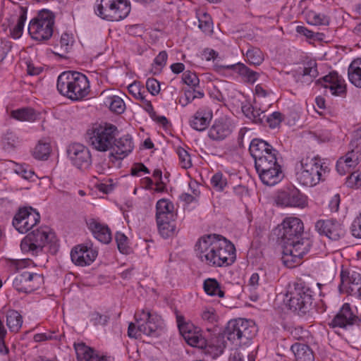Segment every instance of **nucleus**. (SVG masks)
Returning <instances> with one entry per match:
<instances>
[{
  "instance_id": "nucleus-1",
  "label": "nucleus",
  "mask_w": 361,
  "mask_h": 361,
  "mask_svg": "<svg viewBox=\"0 0 361 361\" xmlns=\"http://www.w3.org/2000/svg\"><path fill=\"white\" fill-rule=\"evenodd\" d=\"M303 235V223L298 217H286L279 225L278 235L283 244L281 260L286 267H295L309 252L312 241Z\"/></svg>"
},
{
  "instance_id": "nucleus-2",
  "label": "nucleus",
  "mask_w": 361,
  "mask_h": 361,
  "mask_svg": "<svg viewBox=\"0 0 361 361\" xmlns=\"http://www.w3.org/2000/svg\"><path fill=\"white\" fill-rule=\"evenodd\" d=\"M195 252L202 262L214 267L231 265L236 259L234 245L217 234L201 237L195 244Z\"/></svg>"
},
{
  "instance_id": "nucleus-3",
  "label": "nucleus",
  "mask_w": 361,
  "mask_h": 361,
  "mask_svg": "<svg viewBox=\"0 0 361 361\" xmlns=\"http://www.w3.org/2000/svg\"><path fill=\"white\" fill-rule=\"evenodd\" d=\"M249 151L255 160V166L262 183L274 185L283 177L281 167L277 162L278 151L269 143L262 140L253 139Z\"/></svg>"
},
{
  "instance_id": "nucleus-4",
  "label": "nucleus",
  "mask_w": 361,
  "mask_h": 361,
  "mask_svg": "<svg viewBox=\"0 0 361 361\" xmlns=\"http://www.w3.org/2000/svg\"><path fill=\"white\" fill-rule=\"evenodd\" d=\"M56 87L59 93L71 99L79 101L90 92V82L87 78L79 72L65 71L57 79Z\"/></svg>"
},
{
  "instance_id": "nucleus-5",
  "label": "nucleus",
  "mask_w": 361,
  "mask_h": 361,
  "mask_svg": "<svg viewBox=\"0 0 361 361\" xmlns=\"http://www.w3.org/2000/svg\"><path fill=\"white\" fill-rule=\"evenodd\" d=\"M295 177L298 183L312 187L325 179L329 172L327 165L318 157L302 158L295 166Z\"/></svg>"
},
{
  "instance_id": "nucleus-6",
  "label": "nucleus",
  "mask_w": 361,
  "mask_h": 361,
  "mask_svg": "<svg viewBox=\"0 0 361 361\" xmlns=\"http://www.w3.org/2000/svg\"><path fill=\"white\" fill-rule=\"evenodd\" d=\"M136 324L130 323L128 335L130 338H137L141 334L148 336L157 337L160 335L164 321L155 313L142 310L140 314H135Z\"/></svg>"
},
{
  "instance_id": "nucleus-7",
  "label": "nucleus",
  "mask_w": 361,
  "mask_h": 361,
  "mask_svg": "<svg viewBox=\"0 0 361 361\" xmlns=\"http://www.w3.org/2000/svg\"><path fill=\"white\" fill-rule=\"evenodd\" d=\"M312 290L303 281H299L290 286L286 295L287 305L299 315L307 312L312 304Z\"/></svg>"
},
{
  "instance_id": "nucleus-8",
  "label": "nucleus",
  "mask_w": 361,
  "mask_h": 361,
  "mask_svg": "<svg viewBox=\"0 0 361 361\" xmlns=\"http://www.w3.org/2000/svg\"><path fill=\"white\" fill-rule=\"evenodd\" d=\"M97 16L108 21H119L130 11L128 0H97L94 6Z\"/></svg>"
},
{
  "instance_id": "nucleus-9",
  "label": "nucleus",
  "mask_w": 361,
  "mask_h": 361,
  "mask_svg": "<svg viewBox=\"0 0 361 361\" xmlns=\"http://www.w3.org/2000/svg\"><path fill=\"white\" fill-rule=\"evenodd\" d=\"M55 16L47 9L39 11L28 25V32L36 41L48 40L53 35Z\"/></svg>"
},
{
  "instance_id": "nucleus-10",
  "label": "nucleus",
  "mask_w": 361,
  "mask_h": 361,
  "mask_svg": "<svg viewBox=\"0 0 361 361\" xmlns=\"http://www.w3.org/2000/svg\"><path fill=\"white\" fill-rule=\"evenodd\" d=\"M118 130L116 126L111 123H104L94 127L88 131V141L90 145L99 152H106L113 146L115 137Z\"/></svg>"
},
{
  "instance_id": "nucleus-11",
  "label": "nucleus",
  "mask_w": 361,
  "mask_h": 361,
  "mask_svg": "<svg viewBox=\"0 0 361 361\" xmlns=\"http://www.w3.org/2000/svg\"><path fill=\"white\" fill-rule=\"evenodd\" d=\"M54 238V233L47 227L36 229L23 238L20 249L23 253L37 256L43 252L47 244L53 242Z\"/></svg>"
},
{
  "instance_id": "nucleus-12",
  "label": "nucleus",
  "mask_w": 361,
  "mask_h": 361,
  "mask_svg": "<svg viewBox=\"0 0 361 361\" xmlns=\"http://www.w3.org/2000/svg\"><path fill=\"white\" fill-rule=\"evenodd\" d=\"M156 219L159 233L164 238L173 234L176 214L173 204L165 199L159 200L156 204Z\"/></svg>"
},
{
  "instance_id": "nucleus-13",
  "label": "nucleus",
  "mask_w": 361,
  "mask_h": 361,
  "mask_svg": "<svg viewBox=\"0 0 361 361\" xmlns=\"http://www.w3.org/2000/svg\"><path fill=\"white\" fill-rule=\"evenodd\" d=\"M247 319L238 318L229 321L227 324L225 334L228 340L238 343H246L256 334V327L250 324Z\"/></svg>"
},
{
  "instance_id": "nucleus-14",
  "label": "nucleus",
  "mask_w": 361,
  "mask_h": 361,
  "mask_svg": "<svg viewBox=\"0 0 361 361\" xmlns=\"http://www.w3.org/2000/svg\"><path fill=\"white\" fill-rule=\"evenodd\" d=\"M40 221V215L31 207L20 208L13 219V226L21 233H25Z\"/></svg>"
},
{
  "instance_id": "nucleus-15",
  "label": "nucleus",
  "mask_w": 361,
  "mask_h": 361,
  "mask_svg": "<svg viewBox=\"0 0 361 361\" xmlns=\"http://www.w3.org/2000/svg\"><path fill=\"white\" fill-rule=\"evenodd\" d=\"M67 155L73 166L80 169H86L92 164L90 152L80 143H73L67 147Z\"/></svg>"
},
{
  "instance_id": "nucleus-16",
  "label": "nucleus",
  "mask_w": 361,
  "mask_h": 361,
  "mask_svg": "<svg viewBox=\"0 0 361 361\" xmlns=\"http://www.w3.org/2000/svg\"><path fill=\"white\" fill-rule=\"evenodd\" d=\"M98 250L92 243L78 245L74 247L71 252L72 262L78 266L85 267L91 264L97 258Z\"/></svg>"
},
{
  "instance_id": "nucleus-17",
  "label": "nucleus",
  "mask_w": 361,
  "mask_h": 361,
  "mask_svg": "<svg viewBox=\"0 0 361 361\" xmlns=\"http://www.w3.org/2000/svg\"><path fill=\"white\" fill-rule=\"evenodd\" d=\"M356 308L353 310L349 303H344L331 320L330 326L334 328L347 329L353 325H358L360 319L356 314Z\"/></svg>"
},
{
  "instance_id": "nucleus-18",
  "label": "nucleus",
  "mask_w": 361,
  "mask_h": 361,
  "mask_svg": "<svg viewBox=\"0 0 361 361\" xmlns=\"http://www.w3.org/2000/svg\"><path fill=\"white\" fill-rule=\"evenodd\" d=\"M316 231L332 240H338L345 233L343 226L337 220L330 219L319 220L315 224Z\"/></svg>"
},
{
  "instance_id": "nucleus-19",
  "label": "nucleus",
  "mask_w": 361,
  "mask_h": 361,
  "mask_svg": "<svg viewBox=\"0 0 361 361\" xmlns=\"http://www.w3.org/2000/svg\"><path fill=\"white\" fill-rule=\"evenodd\" d=\"M42 281V277L41 275L23 271L15 277L13 286L19 292L29 293L37 288Z\"/></svg>"
},
{
  "instance_id": "nucleus-20",
  "label": "nucleus",
  "mask_w": 361,
  "mask_h": 361,
  "mask_svg": "<svg viewBox=\"0 0 361 361\" xmlns=\"http://www.w3.org/2000/svg\"><path fill=\"white\" fill-rule=\"evenodd\" d=\"M276 202L281 207L303 208L307 204V198L299 190L293 188L279 192Z\"/></svg>"
},
{
  "instance_id": "nucleus-21",
  "label": "nucleus",
  "mask_w": 361,
  "mask_h": 361,
  "mask_svg": "<svg viewBox=\"0 0 361 361\" xmlns=\"http://www.w3.org/2000/svg\"><path fill=\"white\" fill-rule=\"evenodd\" d=\"M233 131V126L229 119L221 117L216 119L208 131L209 137L214 141H221L229 136Z\"/></svg>"
},
{
  "instance_id": "nucleus-22",
  "label": "nucleus",
  "mask_w": 361,
  "mask_h": 361,
  "mask_svg": "<svg viewBox=\"0 0 361 361\" xmlns=\"http://www.w3.org/2000/svg\"><path fill=\"white\" fill-rule=\"evenodd\" d=\"M341 286L350 295L361 300V274L355 271L348 272L345 276L344 272L341 274Z\"/></svg>"
},
{
  "instance_id": "nucleus-23",
  "label": "nucleus",
  "mask_w": 361,
  "mask_h": 361,
  "mask_svg": "<svg viewBox=\"0 0 361 361\" xmlns=\"http://www.w3.org/2000/svg\"><path fill=\"white\" fill-rule=\"evenodd\" d=\"M318 75L317 63L310 61L298 67L294 73L295 81L300 85H310Z\"/></svg>"
},
{
  "instance_id": "nucleus-24",
  "label": "nucleus",
  "mask_w": 361,
  "mask_h": 361,
  "mask_svg": "<svg viewBox=\"0 0 361 361\" xmlns=\"http://www.w3.org/2000/svg\"><path fill=\"white\" fill-rule=\"evenodd\" d=\"M224 70L233 71L238 74L244 82L250 84H254L259 77V73L252 71L241 62L231 65H219L216 66V71L219 72Z\"/></svg>"
},
{
  "instance_id": "nucleus-25",
  "label": "nucleus",
  "mask_w": 361,
  "mask_h": 361,
  "mask_svg": "<svg viewBox=\"0 0 361 361\" xmlns=\"http://www.w3.org/2000/svg\"><path fill=\"white\" fill-rule=\"evenodd\" d=\"M134 149V142L131 135H124L118 139L115 138L113 146L111 148L112 152L110 157H115L116 159H123Z\"/></svg>"
},
{
  "instance_id": "nucleus-26",
  "label": "nucleus",
  "mask_w": 361,
  "mask_h": 361,
  "mask_svg": "<svg viewBox=\"0 0 361 361\" xmlns=\"http://www.w3.org/2000/svg\"><path fill=\"white\" fill-rule=\"evenodd\" d=\"M74 349L78 361H114L113 357L100 355L82 342L75 343Z\"/></svg>"
},
{
  "instance_id": "nucleus-27",
  "label": "nucleus",
  "mask_w": 361,
  "mask_h": 361,
  "mask_svg": "<svg viewBox=\"0 0 361 361\" xmlns=\"http://www.w3.org/2000/svg\"><path fill=\"white\" fill-rule=\"evenodd\" d=\"M325 88L329 89L333 95L341 96L345 92V84L343 78L336 72H331L322 78Z\"/></svg>"
},
{
  "instance_id": "nucleus-28",
  "label": "nucleus",
  "mask_w": 361,
  "mask_h": 361,
  "mask_svg": "<svg viewBox=\"0 0 361 361\" xmlns=\"http://www.w3.org/2000/svg\"><path fill=\"white\" fill-rule=\"evenodd\" d=\"M213 117V114L209 108H200L190 120V126L195 130L203 131L209 126Z\"/></svg>"
},
{
  "instance_id": "nucleus-29",
  "label": "nucleus",
  "mask_w": 361,
  "mask_h": 361,
  "mask_svg": "<svg viewBox=\"0 0 361 361\" xmlns=\"http://www.w3.org/2000/svg\"><path fill=\"white\" fill-rule=\"evenodd\" d=\"M87 224L94 237L99 242L108 244L111 241V233L107 226L99 223L94 219L87 221Z\"/></svg>"
},
{
  "instance_id": "nucleus-30",
  "label": "nucleus",
  "mask_w": 361,
  "mask_h": 361,
  "mask_svg": "<svg viewBox=\"0 0 361 361\" xmlns=\"http://www.w3.org/2000/svg\"><path fill=\"white\" fill-rule=\"evenodd\" d=\"M241 111L244 116L257 124H262L264 123L265 118L264 111L261 110L257 106H254L247 102L241 104Z\"/></svg>"
},
{
  "instance_id": "nucleus-31",
  "label": "nucleus",
  "mask_w": 361,
  "mask_h": 361,
  "mask_svg": "<svg viewBox=\"0 0 361 361\" xmlns=\"http://www.w3.org/2000/svg\"><path fill=\"white\" fill-rule=\"evenodd\" d=\"M291 350L297 361H314V353L307 345L296 343L291 345Z\"/></svg>"
},
{
  "instance_id": "nucleus-32",
  "label": "nucleus",
  "mask_w": 361,
  "mask_h": 361,
  "mask_svg": "<svg viewBox=\"0 0 361 361\" xmlns=\"http://www.w3.org/2000/svg\"><path fill=\"white\" fill-rule=\"evenodd\" d=\"M204 347L206 354L210 355L212 358H216L223 353L226 345L224 338L219 336L209 343L205 341Z\"/></svg>"
},
{
  "instance_id": "nucleus-33",
  "label": "nucleus",
  "mask_w": 361,
  "mask_h": 361,
  "mask_svg": "<svg viewBox=\"0 0 361 361\" xmlns=\"http://www.w3.org/2000/svg\"><path fill=\"white\" fill-rule=\"evenodd\" d=\"M349 81L355 87L361 88V59H355L348 67Z\"/></svg>"
},
{
  "instance_id": "nucleus-34",
  "label": "nucleus",
  "mask_w": 361,
  "mask_h": 361,
  "mask_svg": "<svg viewBox=\"0 0 361 361\" xmlns=\"http://www.w3.org/2000/svg\"><path fill=\"white\" fill-rule=\"evenodd\" d=\"M27 8L20 7L17 23L13 27L10 28V34L13 39H18L21 37L25 22L27 19Z\"/></svg>"
},
{
  "instance_id": "nucleus-35",
  "label": "nucleus",
  "mask_w": 361,
  "mask_h": 361,
  "mask_svg": "<svg viewBox=\"0 0 361 361\" xmlns=\"http://www.w3.org/2000/svg\"><path fill=\"white\" fill-rule=\"evenodd\" d=\"M6 325L12 332H18L22 326L23 318L20 314L14 310L6 312Z\"/></svg>"
},
{
  "instance_id": "nucleus-36",
  "label": "nucleus",
  "mask_w": 361,
  "mask_h": 361,
  "mask_svg": "<svg viewBox=\"0 0 361 361\" xmlns=\"http://www.w3.org/2000/svg\"><path fill=\"white\" fill-rule=\"evenodd\" d=\"M203 288L205 293L211 296L224 297V291L221 290L220 283L215 279L208 278L204 281Z\"/></svg>"
},
{
  "instance_id": "nucleus-37",
  "label": "nucleus",
  "mask_w": 361,
  "mask_h": 361,
  "mask_svg": "<svg viewBox=\"0 0 361 361\" xmlns=\"http://www.w3.org/2000/svg\"><path fill=\"white\" fill-rule=\"evenodd\" d=\"M104 103L111 111L118 114H122L126 109L123 99L116 95H106Z\"/></svg>"
},
{
  "instance_id": "nucleus-38",
  "label": "nucleus",
  "mask_w": 361,
  "mask_h": 361,
  "mask_svg": "<svg viewBox=\"0 0 361 361\" xmlns=\"http://www.w3.org/2000/svg\"><path fill=\"white\" fill-rule=\"evenodd\" d=\"M247 61L253 66H259L264 61V55L262 51L257 47L249 48L245 54Z\"/></svg>"
},
{
  "instance_id": "nucleus-39",
  "label": "nucleus",
  "mask_w": 361,
  "mask_h": 361,
  "mask_svg": "<svg viewBox=\"0 0 361 361\" xmlns=\"http://www.w3.org/2000/svg\"><path fill=\"white\" fill-rule=\"evenodd\" d=\"M11 116L12 118L20 121H31L35 119L33 110L28 108L13 110L11 111Z\"/></svg>"
},
{
  "instance_id": "nucleus-40",
  "label": "nucleus",
  "mask_w": 361,
  "mask_h": 361,
  "mask_svg": "<svg viewBox=\"0 0 361 361\" xmlns=\"http://www.w3.org/2000/svg\"><path fill=\"white\" fill-rule=\"evenodd\" d=\"M307 19L308 23L314 25H326L329 23V18L326 16L315 11H310L307 13Z\"/></svg>"
},
{
  "instance_id": "nucleus-41",
  "label": "nucleus",
  "mask_w": 361,
  "mask_h": 361,
  "mask_svg": "<svg viewBox=\"0 0 361 361\" xmlns=\"http://www.w3.org/2000/svg\"><path fill=\"white\" fill-rule=\"evenodd\" d=\"M50 154V146L48 143L39 142L35 147L33 156L37 159H47Z\"/></svg>"
},
{
  "instance_id": "nucleus-42",
  "label": "nucleus",
  "mask_w": 361,
  "mask_h": 361,
  "mask_svg": "<svg viewBox=\"0 0 361 361\" xmlns=\"http://www.w3.org/2000/svg\"><path fill=\"white\" fill-rule=\"evenodd\" d=\"M115 240L120 252L123 254H128L130 252V247L128 245V239L123 233L116 232Z\"/></svg>"
},
{
  "instance_id": "nucleus-43",
  "label": "nucleus",
  "mask_w": 361,
  "mask_h": 361,
  "mask_svg": "<svg viewBox=\"0 0 361 361\" xmlns=\"http://www.w3.org/2000/svg\"><path fill=\"white\" fill-rule=\"evenodd\" d=\"M177 324L180 334L185 338L187 335H190L194 332L193 325L186 322L182 316H177Z\"/></svg>"
},
{
  "instance_id": "nucleus-44",
  "label": "nucleus",
  "mask_w": 361,
  "mask_h": 361,
  "mask_svg": "<svg viewBox=\"0 0 361 361\" xmlns=\"http://www.w3.org/2000/svg\"><path fill=\"white\" fill-rule=\"evenodd\" d=\"M202 319L207 324H214L217 322L218 316L213 307H205L201 313Z\"/></svg>"
},
{
  "instance_id": "nucleus-45",
  "label": "nucleus",
  "mask_w": 361,
  "mask_h": 361,
  "mask_svg": "<svg viewBox=\"0 0 361 361\" xmlns=\"http://www.w3.org/2000/svg\"><path fill=\"white\" fill-rule=\"evenodd\" d=\"M182 80L185 84L192 88L197 87L200 84V80L196 73L190 71L183 72Z\"/></svg>"
},
{
  "instance_id": "nucleus-46",
  "label": "nucleus",
  "mask_w": 361,
  "mask_h": 361,
  "mask_svg": "<svg viewBox=\"0 0 361 361\" xmlns=\"http://www.w3.org/2000/svg\"><path fill=\"white\" fill-rule=\"evenodd\" d=\"M264 119L271 128H276L283 120V115L279 111H274L268 116H265Z\"/></svg>"
},
{
  "instance_id": "nucleus-47",
  "label": "nucleus",
  "mask_w": 361,
  "mask_h": 361,
  "mask_svg": "<svg viewBox=\"0 0 361 361\" xmlns=\"http://www.w3.org/2000/svg\"><path fill=\"white\" fill-rule=\"evenodd\" d=\"M18 143V137L13 133L8 131L3 137L4 147L6 150L13 149Z\"/></svg>"
},
{
  "instance_id": "nucleus-48",
  "label": "nucleus",
  "mask_w": 361,
  "mask_h": 361,
  "mask_svg": "<svg viewBox=\"0 0 361 361\" xmlns=\"http://www.w3.org/2000/svg\"><path fill=\"white\" fill-rule=\"evenodd\" d=\"M211 183L216 190L221 191L226 186L227 180L222 173H216L212 176Z\"/></svg>"
},
{
  "instance_id": "nucleus-49",
  "label": "nucleus",
  "mask_w": 361,
  "mask_h": 361,
  "mask_svg": "<svg viewBox=\"0 0 361 361\" xmlns=\"http://www.w3.org/2000/svg\"><path fill=\"white\" fill-rule=\"evenodd\" d=\"M345 161V166L348 169L355 168L358 164V157L354 149L348 152L345 157H341Z\"/></svg>"
},
{
  "instance_id": "nucleus-50",
  "label": "nucleus",
  "mask_w": 361,
  "mask_h": 361,
  "mask_svg": "<svg viewBox=\"0 0 361 361\" xmlns=\"http://www.w3.org/2000/svg\"><path fill=\"white\" fill-rule=\"evenodd\" d=\"M177 153L179 157L180 164L183 169H188L192 166L191 158L188 152L183 148H178Z\"/></svg>"
},
{
  "instance_id": "nucleus-51",
  "label": "nucleus",
  "mask_w": 361,
  "mask_h": 361,
  "mask_svg": "<svg viewBox=\"0 0 361 361\" xmlns=\"http://www.w3.org/2000/svg\"><path fill=\"white\" fill-rule=\"evenodd\" d=\"M135 97L142 102V108L150 115L152 118H154L155 112L154 111L151 102L147 99L145 96H144L140 91L137 92V95H135Z\"/></svg>"
},
{
  "instance_id": "nucleus-52",
  "label": "nucleus",
  "mask_w": 361,
  "mask_h": 361,
  "mask_svg": "<svg viewBox=\"0 0 361 361\" xmlns=\"http://www.w3.org/2000/svg\"><path fill=\"white\" fill-rule=\"evenodd\" d=\"M199 28L204 32H210L212 27V23L209 15L204 13L203 16L198 20Z\"/></svg>"
},
{
  "instance_id": "nucleus-53",
  "label": "nucleus",
  "mask_w": 361,
  "mask_h": 361,
  "mask_svg": "<svg viewBox=\"0 0 361 361\" xmlns=\"http://www.w3.org/2000/svg\"><path fill=\"white\" fill-rule=\"evenodd\" d=\"M185 341L191 346L203 348L205 344V341L195 335V332L190 335H187L185 338H184Z\"/></svg>"
},
{
  "instance_id": "nucleus-54",
  "label": "nucleus",
  "mask_w": 361,
  "mask_h": 361,
  "mask_svg": "<svg viewBox=\"0 0 361 361\" xmlns=\"http://www.w3.org/2000/svg\"><path fill=\"white\" fill-rule=\"evenodd\" d=\"M146 87L153 96L157 94L160 91L159 82L154 78H148L146 82Z\"/></svg>"
},
{
  "instance_id": "nucleus-55",
  "label": "nucleus",
  "mask_w": 361,
  "mask_h": 361,
  "mask_svg": "<svg viewBox=\"0 0 361 361\" xmlns=\"http://www.w3.org/2000/svg\"><path fill=\"white\" fill-rule=\"evenodd\" d=\"M350 231L353 236L361 238V214L353 221Z\"/></svg>"
},
{
  "instance_id": "nucleus-56",
  "label": "nucleus",
  "mask_w": 361,
  "mask_h": 361,
  "mask_svg": "<svg viewBox=\"0 0 361 361\" xmlns=\"http://www.w3.org/2000/svg\"><path fill=\"white\" fill-rule=\"evenodd\" d=\"M11 49V42L6 39H0V62L6 56Z\"/></svg>"
},
{
  "instance_id": "nucleus-57",
  "label": "nucleus",
  "mask_w": 361,
  "mask_h": 361,
  "mask_svg": "<svg viewBox=\"0 0 361 361\" xmlns=\"http://www.w3.org/2000/svg\"><path fill=\"white\" fill-rule=\"evenodd\" d=\"M153 177L156 179V191L157 192H161L164 189V183L162 180V172L160 169H155L153 171L152 174Z\"/></svg>"
},
{
  "instance_id": "nucleus-58",
  "label": "nucleus",
  "mask_w": 361,
  "mask_h": 361,
  "mask_svg": "<svg viewBox=\"0 0 361 361\" xmlns=\"http://www.w3.org/2000/svg\"><path fill=\"white\" fill-rule=\"evenodd\" d=\"M168 59V54L166 51H161L159 53V54L155 57L154 60V63L157 66H159L162 68L166 64V61Z\"/></svg>"
},
{
  "instance_id": "nucleus-59",
  "label": "nucleus",
  "mask_w": 361,
  "mask_h": 361,
  "mask_svg": "<svg viewBox=\"0 0 361 361\" xmlns=\"http://www.w3.org/2000/svg\"><path fill=\"white\" fill-rule=\"evenodd\" d=\"M141 171L146 174L150 173L149 170L142 163L135 164L131 169V174L133 176H139V173Z\"/></svg>"
},
{
  "instance_id": "nucleus-60",
  "label": "nucleus",
  "mask_w": 361,
  "mask_h": 361,
  "mask_svg": "<svg viewBox=\"0 0 361 361\" xmlns=\"http://www.w3.org/2000/svg\"><path fill=\"white\" fill-rule=\"evenodd\" d=\"M92 319L95 324L106 325L109 319L106 315H102L99 313H95L92 315Z\"/></svg>"
},
{
  "instance_id": "nucleus-61",
  "label": "nucleus",
  "mask_w": 361,
  "mask_h": 361,
  "mask_svg": "<svg viewBox=\"0 0 361 361\" xmlns=\"http://www.w3.org/2000/svg\"><path fill=\"white\" fill-rule=\"evenodd\" d=\"M259 276L257 273H254L251 275L248 282L250 290H254L257 289V286H259Z\"/></svg>"
},
{
  "instance_id": "nucleus-62",
  "label": "nucleus",
  "mask_w": 361,
  "mask_h": 361,
  "mask_svg": "<svg viewBox=\"0 0 361 361\" xmlns=\"http://www.w3.org/2000/svg\"><path fill=\"white\" fill-rule=\"evenodd\" d=\"M340 204V196L339 195H335L329 202V208L331 212H337L338 210Z\"/></svg>"
},
{
  "instance_id": "nucleus-63",
  "label": "nucleus",
  "mask_w": 361,
  "mask_h": 361,
  "mask_svg": "<svg viewBox=\"0 0 361 361\" xmlns=\"http://www.w3.org/2000/svg\"><path fill=\"white\" fill-rule=\"evenodd\" d=\"M128 31L132 35L140 36L143 33V27L139 24L132 25L128 27Z\"/></svg>"
},
{
  "instance_id": "nucleus-64",
  "label": "nucleus",
  "mask_w": 361,
  "mask_h": 361,
  "mask_svg": "<svg viewBox=\"0 0 361 361\" xmlns=\"http://www.w3.org/2000/svg\"><path fill=\"white\" fill-rule=\"evenodd\" d=\"M336 170L341 175H344L347 171H350V169L346 168L345 161L341 158L337 161Z\"/></svg>"
}]
</instances>
